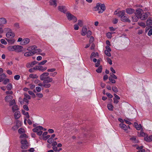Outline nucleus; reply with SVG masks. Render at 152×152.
Here are the masks:
<instances>
[{
    "label": "nucleus",
    "mask_w": 152,
    "mask_h": 152,
    "mask_svg": "<svg viewBox=\"0 0 152 152\" xmlns=\"http://www.w3.org/2000/svg\"><path fill=\"white\" fill-rule=\"evenodd\" d=\"M135 14L137 17L135 20H133L134 21H137L138 20V19L140 18L142 20H145L146 19L148 15L150 14L149 12H142L141 11V10H135Z\"/></svg>",
    "instance_id": "nucleus-1"
},
{
    "label": "nucleus",
    "mask_w": 152,
    "mask_h": 152,
    "mask_svg": "<svg viewBox=\"0 0 152 152\" xmlns=\"http://www.w3.org/2000/svg\"><path fill=\"white\" fill-rule=\"evenodd\" d=\"M4 30L6 31H8L6 34V36L7 37L12 39L15 37V34L11 29L7 28H5Z\"/></svg>",
    "instance_id": "nucleus-2"
},
{
    "label": "nucleus",
    "mask_w": 152,
    "mask_h": 152,
    "mask_svg": "<svg viewBox=\"0 0 152 152\" xmlns=\"http://www.w3.org/2000/svg\"><path fill=\"white\" fill-rule=\"evenodd\" d=\"M43 127L41 126H38L32 129L33 132H36L37 135L40 136L42 134V131Z\"/></svg>",
    "instance_id": "nucleus-3"
},
{
    "label": "nucleus",
    "mask_w": 152,
    "mask_h": 152,
    "mask_svg": "<svg viewBox=\"0 0 152 152\" xmlns=\"http://www.w3.org/2000/svg\"><path fill=\"white\" fill-rule=\"evenodd\" d=\"M67 18L69 20H71L74 23L76 22L77 21V18L74 15L67 12Z\"/></svg>",
    "instance_id": "nucleus-4"
},
{
    "label": "nucleus",
    "mask_w": 152,
    "mask_h": 152,
    "mask_svg": "<svg viewBox=\"0 0 152 152\" xmlns=\"http://www.w3.org/2000/svg\"><path fill=\"white\" fill-rule=\"evenodd\" d=\"M21 148L23 149H27L29 145V143L25 139L22 140L21 141Z\"/></svg>",
    "instance_id": "nucleus-5"
},
{
    "label": "nucleus",
    "mask_w": 152,
    "mask_h": 152,
    "mask_svg": "<svg viewBox=\"0 0 152 152\" xmlns=\"http://www.w3.org/2000/svg\"><path fill=\"white\" fill-rule=\"evenodd\" d=\"M56 70V69L54 68H49L47 69V72H50L49 75L50 76L55 77L58 74Z\"/></svg>",
    "instance_id": "nucleus-6"
},
{
    "label": "nucleus",
    "mask_w": 152,
    "mask_h": 152,
    "mask_svg": "<svg viewBox=\"0 0 152 152\" xmlns=\"http://www.w3.org/2000/svg\"><path fill=\"white\" fill-rule=\"evenodd\" d=\"M114 14L121 18V16L125 15V10H116L114 12Z\"/></svg>",
    "instance_id": "nucleus-7"
},
{
    "label": "nucleus",
    "mask_w": 152,
    "mask_h": 152,
    "mask_svg": "<svg viewBox=\"0 0 152 152\" xmlns=\"http://www.w3.org/2000/svg\"><path fill=\"white\" fill-rule=\"evenodd\" d=\"M95 8L97 10H105L106 7L104 4L97 3Z\"/></svg>",
    "instance_id": "nucleus-8"
},
{
    "label": "nucleus",
    "mask_w": 152,
    "mask_h": 152,
    "mask_svg": "<svg viewBox=\"0 0 152 152\" xmlns=\"http://www.w3.org/2000/svg\"><path fill=\"white\" fill-rule=\"evenodd\" d=\"M49 73L48 72H44L40 76V79L41 80H45L49 76Z\"/></svg>",
    "instance_id": "nucleus-9"
},
{
    "label": "nucleus",
    "mask_w": 152,
    "mask_h": 152,
    "mask_svg": "<svg viewBox=\"0 0 152 152\" xmlns=\"http://www.w3.org/2000/svg\"><path fill=\"white\" fill-rule=\"evenodd\" d=\"M23 47L19 45H15L14 51L17 53L21 52L23 51Z\"/></svg>",
    "instance_id": "nucleus-10"
},
{
    "label": "nucleus",
    "mask_w": 152,
    "mask_h": 152,
    "mask_svg": "<svg viewBox=\"0 0 152 152\" xmlns=\"http://www.w3.org/2000/svg\"><path fill=\"white\" fill-rule=\"evenodd\" d=\"M47 69L46 66H43L41 65H38L36 66V70H39L40 71L44 72Z\"/></svg>",
    "instance_id": "nucleus-11"
},
{
    "label": "nucleus",
    "mask_w": 152,
    "mask_h": 152,
    "mask_svg": "<svg viewBox=\"0 0 152 152\" xmlns=\"http://www.w3.org/2000/svg\"><path fill=\"white\" fill-rule=\"evenodd\" d=\"M30 41V39L28 38H25L23 39L22 42L20 44L22 45H26L28 44Z\"/></svg>",
    "instance_id": "nucleus-12"
},
{
    "label": "nucleus",
    "mask_w": 152,
    "mask_h": 152,
    "mask_svg": "<svg viewBox=\"0 0 152 152\" xmlns=\"http://www.w3.org/2000/svg\"><path fill=\"white\" fill-rule=\"evenodd\" d=\"M25 97L23 99V101L26 103L28 102V100L31 99L30 96L26 93L24 94Z\"/></svg>",
    "instance_id": "nucleus-13"
},
{
    "label": "nucleus",
    "mask_w": 152,
    "mask_h": 152,
    "mask_svg": "<svg viewBox=\"0 0 152 152\" xmlns=\"http://www.w3.org/2000/svg\"><path fill=\"white\" fill-rule=\"evenodd\" d=\"M37 63V62L36 61H34L31 62H28L26 64V66L27 68H30L36 64Z\"/></svg>",
    "instance_id": "nucleus-14"
},
{
    "label": "nucleus",
    "mask_w": 152,
    "mask_h": 152,
    "mask_svg": "<svg viewBox=\"0 0 152 152\" xmlns=\"http://www.w3.org/2000/svg\"><path fill=\"white\" fill-rule=\"evenodd\" d=\"M114 95L115 97L113 99L114 103L115 104H117L119 102L118 100L120 99V98L116 94H114Z\"/></svg>",
    "instance_id": "nucleus-15"
},
{
    "label": "nucleus",
    "mask_w": 152,
    "mask_h": 152,
    "mask_svg": "<svg viewBox=\"0 0 152 152\" xmlns=\"http://www.w3.org/2000/svg\"><path fill=\"white\" fill-rule=\"evenodd\" d=\"M121 20L123 22H130V20L127 17L124 15H123L122 16H121Z\"/></svg>",
    "instance_id": "nucleus-16"
},
{
    "label": "nucleus",
    "mask_w": 152,
    "mask_h": 152,
    "mask_svg": "<svg viewBox=\"0 0 152 152\" xmlns=\"http://www.w3.org/2000/svg\"><path fill=\"white\" fill-rule=\"evenodd\" d=\"M53 78L48 76L45 80H44L43 83H51L53 82Z\"/></svg>",
    "instance_id": "nucleus-17"
},
{
    "label": "nucleus",
    "mask_w": 152,
    "mask_h": 152,
    "mask_svg": "<svg viewBox=\"0 0 152 152\" xmlns=\"http://www.w3.org/2000/svg\"><path fill=\"white\" fill-rule=\"evenodd\" d=\"M13 113H14V116L15 119H18L20 117V113L19 111H17Z\"/></svg>",
    "instance_id": "nucleus-18"
},
{
    "label": "nucleus",
    "mask_w": 152,
    "mask_h": 152,
    "mask_svg": "<svg viewBox=\"0 0 152 152\" xmlns=\"http://www.w3.org/2000/svg\"><path fill=\"white\" fill-rule=\"evenodd\" d=\"M34 54V52L33 51H29L26 52L24 54V56L26 57H28L33 56Z\"/></svg>",
    "instance_id": "nucleus-19"
},
{
    "label": "nucleus",
    "mask_w": 152,
    "mask_h": 152,
    "mask_svg": "<svg viewBox=\"0 0 152 152\" xmlns=\"http://www.w3.org/2000/svg\"><path fill=\"white\" fill-rule=\"evenodd\" d=\"M13 99V96L10 95H7L5 98V100L6 102H9Z\"/></svg>",
    "instance_id": "nucleus-20"
},
{
    "label": "nucleus",
    "mask_w": 152,
    "mask_h": 152,
    "mask_svg": "<svg viewBox=\"0 0 152 152\" xmlns=\"http://www.w3.org/2000/svg\"><path fill=\"white\" fill-rule=\"evenodd\" d=\"M37 48V47L36 45H33L27 48V50L28 51H33Z\"/></svg>",
    "instance_id": "nucleus-21"
},
{
    "label": "nucleus",
    "mask_w": 152,
    "mask_h": 152,
    "mask_svg": "<svg viewBox=\"0 0 152 152\" xmlns=\"http://www.w3.org/2000/svg\"><path fill=\"white\" fill-rule=\"evenodd\" d=\"M57 0H50L49 2L50 5L56 7L57 5Z\"/></svg>",
    "instance_id": "nucleus-22"
},
{
    "label": "nucleus",
    "mask_w": 152,
    "mask_h": 152,
    "mask_svg": "<svg viewBox=\"0 0 152 152\" xmlns=\"http://www.w3.org/2000/svg\"><path fill=\"white\" fill-rule=\"evenodd\" d=\"M7 23V21L6 18H0V25L5 24Z\"/></svg>",
    "instance_id": "nucleus-23"
},
{
    "label": "nucleus",
    "mask_w": 152,
    "mask_h": 152,
    "mask_svg": "<svg viewBox=\"0 0 152 152\" xmlns=\"http://www.w3.org/2000/svg\"><path fill=\"white\" fill-rule=\"evenodd\" d=\"M134 126L136 128L137 130H140V129L143 130L142 126L141 124H140L139 126L138 124L136 122H134Z\"/></svg>",
    "instance_id": "nucleus-24"
},
{
    "label": "nucleus",
    "mask_w": 152,
    "mask_h": 152,
    "mask_svg": "<svg viewBox=\"0 0 152 152\" xmlns=\"http://www.w3.org/2000/svg\"><path fill=\"white\" fill-rule=\"evenodd\" d=\"M12 109L13 112H15L17 111H18L19 108L18 106L17 105H14L12 106Z\"/></svg>",
    "instance_id": "nucleus-25"
},
{
    "label": "nucleus",
    "mask_w": 152,
    "mask_h": 152,
    "mask_svg": "<svg viewBox=\"0 0 152 152\" xmlns=\"http://www.w3.org/2000/svg\"><path fill=\"white\" fill-rule=\"evenodd\" d=\"M87 28L85 27H83L82 28L81 35L82 36L85 35L87 33Z\"/></svg>",
    "instance_id": "nucleus-26"
},
{
    "label": "nucleus",
    "mask_w": 152,
    "mask_h": 152,
    "mask_svg": "<svg viewBox=\"0 0 152 152\" xmlns=\"http://www.w3.org/2000/svg\"><path fill=\"white\" fill-rule=\"evenodd\" d=\"M119 126L121 129L125 131L127 130L128 127L125 124L123 123H121L120 124Z\"/></svg>",
    "instance_id": "nucleus-27"
},
{
    "label": "nucleus",
    "mask_w": 152,
    "mask_h": 152,
    "mask_svg": "<svg viewBox=\"0 0 152 152\" xmlns=\"http://www.w3.org/2000/svg\"><path fill=\"white\" fill-rule=\"evenodd\" d=\"M144 140L148 142L152 141V135L146 137L144 138Z\"/></svg>",
    "instance_id": "nucleus-28"
},
{
    "label": "nucleus",
    "mask_w": 152,
    "mask_h": 152,
    "mask_svg": "<svg viewBox=\"0 0 152 152\" xmlns=\"http://www.w3.org/2000/svg\"><path fill=\"white\" fill-rule=\"evenodd\" d=\"M6 40L7 42L10 44H13L15 41V40L14 39H6Z\"/></svg>",
    "instance_id": "nucleus-29"
},
{
    "label": "nucleus",
    "mask_w": 152,
    "mask_h": 152,
    "mask_svg": "<svg viewBox=\"0 0 152 152\" xmlns=\"http://www.w3.org/2000/svg\"><path fill=\"white\" fill-rule=\"evenodd\" d=\"M15 45L10 46L7 47V50L10 51H14Z\"/></svg>",
    "instance_id": "nucleus-30"
},
{
    "label": "nucleus",
    "mask_w": 152,
    "mask_h": 152,
    "mask_svg": "<svg viewBox=\"0 0 152 152\" xmlns=\"http://www.w3.org/2000/svg\"><path fill=\"white\" fill-rule=\"evenodd\" d=\"M9 102V105L10 106H12L13 105L16 104L15 100L14 99H12Z\"/></svg>",
    "instance_id": "nucleus-31"
},
{
    "label": "nucleus",
    "mask_w": 152,
    "mask_h": 152,
    "mask_svg": "<svg viewBox=\"0 0 152 152\" xmlns=\"http://www.w3.org/2000/svg\"><path fill=\"white\" fill-rule=\"evenodd\" d=\"M34 53V54H40L42 52V50L40 49H35L34 51H33Z\"/></svg>",
    "instance_id": "nucleus-32"
},
{
    "label": "nucleus",
    "mask_w": 152,
    "mask_h": 152,
    "mask_svg": "<svg viewBox=\"0 0 152 152\" xmlns=\"http://www.w3.org/2000/svg\"><path fill=\"white\" fill-rule=\"evenodd\" d=\"M22 112L23 114L26 116V118H29V116L28 112H26L23 110H22Z\"/></svg>",
    "instance_id": "nucleus-33"
},
{
    "label": "nucleus",
    "mask_w": 152,
    "mask_h": 152,
    "mask_svg": "<svg viewBox=\"0 0 152 152\" xmlns=\"http://www.w3.org/2000/svg\"><path fill=\"white\" fill-rule=\"evenodd\" d=\"M29 77L30 78L35 79H37L38 77V76L36 74H30L29 75Z\"/></svg>",
    "instance_id": "nucleus-34"
},
{
    "label": "nucleus",
    "mask_w": 152,
    "mask_h": 152,
    "mask_svg": "<svg viewBox=\"0 0 152 152\" xmlns=\"http://www.w3.org/2000/svg\"><path fill=\"white\" fill-rule=\"evenodd\" d=\"M107 108L110 111H113V106L111 104H109L107 105Z\"/></svg>",
    "instance_id": "nucleus-35"
},
{
    "label": "nucleus",
    "mask_w": 152,
    "mask_h": 152,
    "mask_svg": "<svg viewBox=\"0 0 152 152\" xmlns=\"http://www.w3.org/2000/svg\"><path fill=\"white\" fill-rule=\"evenodd\" d=\"M18 132L19 134H22L25 133V130L24 128H20L18 129Z\"/></svg>",
    "instance_id": "nucleus-36"
},
{
    "label": "nucleus",
    "mask_w": 152,
    "mask_h": 152,
    "mask_svg": "<svg viewBox=\"0 0 152 152\" xmlns=\"http://www.w3.org/2000/svg\"><path fill=\"white\" fill-rule=\"evenodd\" d=\"M146 24L148 26L152 25V20L148 18L147 20Z\"/></svg>",
    "instance_id": "nucleus-37"
},
{
    "label": "nucleus",
    "mask_w": 152,
    "mask_h": 152,
    "mask_svg": "<svg viewBox=\"0 0 152 152\" xmlns=\"http://www.w3.org/2000/svg\"><path fill=\"white\" fill-rule=\"evenodd\" d=\"M5 77L6 75L4 74L0 75V82L2 81Z\"/></svg>",
    "instance_id": "nucleus-38"
},
{
    "label": "nucleus",
    "mask_w": 152,
    "mask_h": 152,
    "mask_svg": "<svg viewBox=\"0 0 152 152\" xmlns=\"http://www.w3.org/2000/svg\"><path fill=\"white\" fill-rule=\"evenodd\" d=\"M53 149L55 151L59 152L60 151L62 150L61 148H58L56 146H53Z\"/></svg>",
    "instance_id": "nucleus-39"
},
{
    "label": "nucleus",
    "mask_w": 152,
    "mask_h": 152,
    "mask_svg": "<svg viewBox=\"0 0 152 152\" xmlns=\"http://www.w3.org/2000/svg\"><path fill=\"white\" fill-rule=\"evenodd\" d=\"M102 66H100L96 70V72L99 73L101 72L102 71Z\"/></svg>",
    "instance_id": "nucleus-40"
},
{
    "label": "nucleus",
    "mask_w": 152,
    "mask_h": 152,
    "mask_svg": "<svg viewBox=\"0 0 152 152\" xmlns=\"http://www.w3.org/2000/svg\"><path fill=\"white\" fill-rule=\"evenodd\" d=\"M12 85L10 83H9L7 86V89L9 91L11 90L12 88Z\"/></svg>",
    "instance_id": "nucleus-41"
},
{
    "label": "nucleus",
    "mask_w": 152,
    "mask_h": 152,
    "mask_svg": "<svg viewBox=\"0 0 152 152\" xmlns=\"http://www.w3.org/2000/svg\"><path fill=\"white\" fill-rule=\"evenodd\" d=\"M44 84L43 86L45 88H49L51 86V85L50 83H45Z\"/></svg>",
    "instance_id": "nucleus-42"
},
{
    "label": "nucleus",
    "mask_w": 152,
    "mask_h": 152,
    "mask_svg": "<svg viewBox=\"0 0 152 152\" xmlns=\"http://www.w3.org/2000/svg\"><path fill=\"white\" fill-rule=\"evenodd\" d=\"M138 24L139 25L143 28H145L146 26L145 23L142 22H138Z\"/></svg>",
    "instance_id": "nucleus-43"
},
{
    "label": "nucleus",
    "mask_w": 152,
    "mask_h": 152,
    "mask_svg": "<svg viewBox=\"0 0 152 152\" xmlns=\"http://www.w3.org/2000/svg\"><path fill=\"white\" fill-rule=\"evenodd\" d=\"M126 12L127 13L129 14H132L133 12L135 13V10H126Z\"/></svg>",
    "instance_id": "nucleus-44"
},
{
    "label": "nucleus",
    "mask_w": 152,
    "mask_h": 152,
    "mask_svg": "<svg viewBox=\"0 0 152 152\" xmlns=\"http://www.w3.org/2000/svg\"><path fill=\"white\" fill-rule=\"evenodd\" d=\"M112 90L115 93H116L118 92V89L115 86H113L112 87Z\"/></svg>",
    "instance_id": "nucleus-45"
},
{
    "label": "nucleus",
    "mask_w": 152,
    "mask_h": 152,
    "mask_svg": "<svg viewBox=\"0 0 152 152\" xmlns=\"http://www.w3.org/2000/svg\"><path fill=\"white\" fill-rule=\"evenodd\" d=\"M78 24L80 26L82 27L83 25V22L81 20H78Z\"/></svg>",
    "instance_id": "nucleus-46"
},
{
    "label": "nucleus",
    "mask_w": 152,
    "mask_h": 152,
    "mask_svg": "<svg viewBox=\"0 0 152 152\" xmlns=\"http://www.w3.org/2000/svg\"><path fill=\"white\" fill-rule=\"evenodd\" d=\"M109 79L110 81L112 83H115L116 82L115 80L112 77H109Z\"/></svg>",
    "instance_id": "nucleus-47"
},
{
    "label": "nucleus",
    "mask_w": 152,
    "mask_h": 152,
    "mask_svg": "<svg viewBox=\"0 0 152 152\" xmlns=\"http://www.w3.org/2000/svg\"><path fill=\"white\" fill-rule=\"evenodd\" d=\"M20 75H16L14 76V78L15 80H18L20 78Z\"/></svg>",
    "instance_id": "nucleus-48"
},
{
    "label": "nucleus",
    "mask_w": 152,
    "mask_h": 152,
    "mask_svg": "<svg viewBox=\"0 0 152 152\" xmlns=\"http://www.w3.org/2000/svg\"><path fill=\"white\" fill-rule=\"evenodd\" d=\"M28 94L32 96L34 98L35 97V95L34 94V93L32 91H28Z\"/></svg>",
    "instance_id": "nucleus-49"
},
{
    "label": "nucleus",
    "mask_w": 152,
    "mask_h": 152,
    "mask_svg": "<svg viewBox=\"0 0 152 152\" xmlns=\"http://www.w3.org/2000/svg\"><path fill=\"white\" fill-rule=\"evenodd\" d=\"M27 137V135L26 134H25L24 133L22 134H21L20 136V138H26Z\"/></svg>",
    "instance_id": "nucleus-50"
},
{
    "label": "nucleus",
    "mask_w": 152,
    "mask_h": 152,
    "mask_svg": "<svg viewBox=\"0 0 152 152\" xmlns=\"http://www.w3.org/2000/svg\"><path fill=\"white\" fill-rule=\"evenodd\" d=\"M47 61L46 60H44L40 62L38 64L39 65H44L47 62Z\"/></svg>",
    "instance_id": "nucleus-51"
},
{
    "label": "nucleus",
    "mask_w": 152,
    "mask_h": 152,
    "mask_svg": "<svg viewBox=\"0 0 152 152\" xmlns=\"http://www.w3.org/2000/svg\"><path fill=\"white\" fill-rule=\"evenodd\" d=\"M110 74L111 76L110 77H112L113 78H114L116 79H117V77L114 74V73H110Z\"/></svg>",
    "instance_id": "nucleus-52"
},
{
    "label": "nucleus",
    "mask_w": 152,
    "mask_h": 152,
    "mask_svg": "<svg viewBox=\"0 0 152 152\" xmlns=\"http://www.w3.org/2000/svg\"><path fill=\"white\" fill-rule=\"evenodd\" d=\"M95 12H94L93 13H96V15L97 14L96 13V11H98V12H97L98 13H103L104 11V10H94Z\"/></svg>",
    "instance_id": "nucleus-53"
},
{
    "label": "nucleus",
    "mask_w": 152,
    "mask_h": 152,
    "mask_svg": "<svg viewBox=\"0 0 152 152\" xmlns=\"http://www.w3.org/2000/svg\"><path fill=\"white\" fill-rule=\"evenodd\" d=\"M110 52V51H108L107 50H105L104 53L107 56L109 57H110L111 56V54Z\"/></svg>",
    "instance_id": "nucleus-54"
},
{
    "label": "nucleus",
    "mask_w": 152,
    "mask_h": 152,
    "mask_svg": "<svg viewBox=\"0 0 152 152\" xmlns=\"http://www.w3.org/2000/svg\"><path fill=\"white\" fill-rule=\"evenodd\" d=\"M36 70V66L33 68H31L29 69L28 71L31 73L33 72L35 70Z\"/></svg>",
    "instance_id": "nucleus-55"
},
{
    "label": "nucleus",
    "mask_w": 152,
    "mask_h": 152,
    "mask_svg": "<svg viewBox=\"0 0 152 152\" xmlns=\"http://www.w3.org/2000/svg\"><path fill=\"white\" fill-rule=\"evenodd\" d=\"M118 20L116 18H115L113 20L112 22L114 24H116L118 22Z\"/></svg>",
    "instance_id": "nucleus-56"
},
{
    "label": "nucleus",
    "mask_w": 152,
    "mask_h": 152,
    "mask_svg": "<svg viewBox=\"0 0 152 152\" xmlns=\"http://www.w3.org/2000/svg\"><path fill=\"white\" fill-rule=\"evenodd\" d=\"M54 141L53 139L51 138H49L48 140V142L49 143H52Z\"/></svg>",
    "instance_id": "nucleus-57"
},
{
    "label": "nucleus",
    "mask_w": 152,
    "mask_h": 152,
    "mask_svg": "<svg viewBox=\"0 0 152 152\" xmlns=\"http://www.w3.org/2000/svg\"><path fill=\"white\" fill-rule=\"evenodd\" d=\"M10 82V80L8 79H5L3 82V84L4 85L6 84L7 83H9Z\"/></svg>",
    "instance_id": "nucleus-58"
},
{
    "label": "nucleus",
    "mask_w": 152,
    "mask_h": 152,
    "mask_svg": "<svg viewBox=\"0 0 152 152\" xmlns=\"http://www.w3.org/2000/svg\"><path fill=\"white\" fill-rule=\"evenodd\" d=\"M50 135H47L44 137H42V138L43 140H45L48 139H49V138L50 137Z\"/></svg>",
    "instance_id": "nucleus-59"
},
{
    "label": "nucleus",
    "mask_w": 152,
    "mask_h": 152,
    "mask_svg": "<svg viewBox=\"0 0 152 152\" xmlns=\"http://www.w3.org/2000/svg\"><path fill=\"white\" fill-rule=\"evenodd\" d=\"M130 140L134 142H135L137 143L138 141L136 140V138L135 137H132L130 138Z\"/></svg>",
    "instance_id": "nucleus-60"
},
{
    "label": "nucleus",
    "mask_w": 152,
    "mask_h": 152,
    "mask_svg": "<svg viewBox=\"0 0 152 152\" xmlns=\"http://www.w3.org/2000/svg\"><path fill=\"white\" fill-rule=\"evenodd\" d=\"M87 36L88 37H90L91 35V32L90 31L88 30L87 32Z\"/></svg>",
    "instance_id": "nucleus-61"
},
{
    "label": "nucleus",
    "mask_w": 152,
    "mask_h": 152,
    "mask_svg": "<svg viewBox=\"0 0 152 152\" xmlns=\"http://www.w3.org/2000/svg\"><path fill=\"white\" fill-rule=\"evenodd\" d=\"M0 41L1 43L2 44L4 45H6L7 44V42L4 39H1Z\"/></svg>",
    "instance_id": "nucleus-62"
},
{
    "label": "nucleus",
    "mask_w": 152,
    "mask_h": 152,
    "mask_svg": "<svg viewBox=\"0 0 152 152\" xmlns=\"http://www.w3.org/2000/svg\"><path fill=\"white\" fill-rule=\"evenodd\" d=\"M30 89H33L35 87V85L32 84H30L29 85Z\"/></svg>",
    "instance_id": "nucleus-63"
},
{
    "label": "nucleus",
    "mask_w": 152,
    "mask_h": 152,
    "mask_svg": "<svg viewBox=\"0 0 152 152\" xmlns=\"http://www.w3.org/2000/svg\"><path fill=\"white\" fill-rule=\"evenodd\" d=\"M107 37L109 38H111L112 37V34L110 32H108L106 34Z\"/></svg>",
    "instance_id": "nucleus-64"
}]
</instances>
